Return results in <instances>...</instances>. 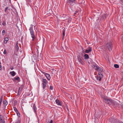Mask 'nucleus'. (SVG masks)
Returning <instances> with one entry per match:
<instances>
[{
    "label": "nucleus",
    "mask_w": 123,
    "mask_h": 123,
    "mask_svg": "<svg viewBox=\"0 0 123 123\" xmlns=\"http://www.w3.org/2000/svg\"><path fill=\"white\" fill-rule=\"evenodd\" d=\"M43 80L42 81V83H47V81L45 79H44L43 78Z\"/></svg>",
    "instance_id": "nucleus-21"
},
{
    "label": "nucleus",
    "mask_w": 123,
    "mask_h": 123,
    "mask_svg": "<svg viewBox=\"0 0 123 123\" xmlns=\"http://www.w3.org/2000/svg\"><path fill=\"white\" fill-rule=\"evenodd\" d=\"M56 72V71L55 70H54V69L52 71V73H53V72L54 73Z\"/></svg>",
    "instance_id": "nucleus-37"
},
{
    "label": "nucleus",
    "mask_w": 123,
    "mask_h": 123,
    "mask_svg": "<svg viewBox=\"0 0 123 123\" xmlns=\"http://www.w3.org/2000/svg\"><path fill=\"white\" fill-rule=\"evenodd\" d=\"M77 12H77V11H76L75 12H74V15H75V14H76L77 13Z\"/></svg>",
    "instance_id": "nucleus-40"
},
{
    "label": "nucleus",
    "mask_w": 123,
    "mask_h": 123,
    "mask_svg": "<svg viewBox=\"0 0 123 123\" xmlns=\"http://www.w3.org/2000/svg\"><path fill=\"white\" fill-rule=\"evenodd\" d=\"M75 0H67V2L71 5H73L75 4Z\"/></svg>",
    "instance_id": "nucleus-7"
},
{
    "label": "nucleus",
    "mask_w": 123,
    "mask_h": 123,
    "mask_svg": "<svg viewBox=\"0 0 123 123\" xmlns=\"http://www.w3.org/2000/svg\"><path fill=\"white\" fill-rule=\"evenodd\" d=\"M3 118L2 117V116L0 115V121L1 120V119H3Z\"/></svg>",
    "instance_id": "nucleus-35"
},
{
    "label": "nucleus",
    "mask_w": 123,
    "mask_h": 123,
    "mask_svg": "<svg viewBox=\"0 0 123 123\" xmlns=\"http://www.w3.org/2000/svg\"><path fill=\"white\" fill-rule=\"evenodd\" d=\"M113 100L111 98L105 97L104 98V101L108 104L110 105L111 104H112Z\"/></svg>",
    "instance_id": "nucleus-2"
},
{
    "label": "nucleus",
    "mask_w": 123,
    "mask_h": 123,
    "mask_svg": "<svg viewBox=\"0 0 123 123\" xmlns=\"http://www.w3.org/2000/svg\"><path fill=\"white\" fill-rule=\"evenodd\" d=\"M19 47H20V46H19Z\"/></svg>",
    "instance_id": "nucleus-49"
},
{
    "label": "nucleus",
    "mask_w": 123,
    "mask_h": 123,
    "mask_svg": "<svg viewBox=\"0 0 123 123\" xmlns=\"http://www.w3.org/2000/svg\"><path fill=\"white\" fill-rule=\"evenodd\" d=\"M114 67L116 68H119V65L117 64H115L114 65Z\"/></svg>",
    "instance_id": "nucleus-28"
},
{
    "label": "nucleus",
    "mask_w": 123,
    "mask_h": 123,
    "mask_svg": "<svg viewBox=\"0 0 123 123\" xmlns=\"http://www.w3.org/2000/svg\"><path fill=\"white\" fill-rule=\"evenodd\" d=\"M98 69L96 70L97 71H98L100 72H102L103 71V69L99 67L98 66Z\"/></svg>",
    "instance_id": "nucleus-19"
},
{
    "label": "nucleus",
    "mask_w": 123,
    "mask_h": 123,
    "mask_svg": "<svg viewBox=\"0 0 123 123\" xmlns=\"http://www.w3.org/2000/svg\"><path fill=\"white\" fill-rule=\"evenodd\" d=\"M8 7H6L5 9V12L6 13H7V10H8ZM8 10H9V9H8Z\"/></svg>",
    "instance_id": "nucleus-29"
},
{
    "label": "nucleus",
    "mask_w": 123,
    "mask_h": 123,
    "mask_svg": "<svg viewBox=\"0 0 123 123\" xmlns=\"http://www.w3.org/2000/svg\"><path fill=\"white\" fill-rule=\"evenodd\" d=\"M47 83H42V85L43 86V88L44 89L46 86V85Z\"/></svg>",
    "instance_id": "nucleus-24"
},
{
    "label": "nucleus",
    "mask_w": 123,
    "mask_h": 123,
    "mask_svg": "<svg viewBox=\"0 0 123 123\" xmlns=\"http://www.w3.org/2000/svg\"><path fill=\"white\" fill-rule=\"evenodd\" d=\"M46 77L48 79V80H50V76L49 74H47L46 75H45Z\"/></svg>",
    "instance_id": "nucleus-18"
},
{
    "label": "nucleus",
    "mask_w": 123,
    "mask_h": 123,
    "mask_svg": "<svg viewBox=\"0 0 123 123\" xmlns=\"http://www.w3.org/2000/svg\"><path fill=\"white\" fill-rule=\"evenodd\" d=\"M4 5V6H6V5Z\"/></svg>",
    "instance_id": "nucleus-46"
},
{
    "label": "nucleus",
    "mask_w": 123,
    "mask_h": 123,
    "mask_svg": "<svg viewBox=\"0 0 123 123\" xmlns=\"http://www.w3.org/2000/svg\"><path fill=\"white\" fill-rule=\"evenodd\" d=\"M8 38L7 37H5L4 39V43H6L8 41Z\"/></svg>",
    "instance_id": "nucleus-23"
},
{
    "label": "nucleus",
    "mask_w": 123,
    "mask_h": 123,
    "mask_svg": "<svg viewBox=\"0 0 123 123\" xmlns=\"http://www.w3.org/2000/svg\"><path fill=\"white\" fill-rule=\"evenodd\" d=\"M10 68L12 70L13 69V68L12 67V66Z\"/></svg>",
    "instance_id": "nucleus-39"
},
{
    "label": "nucleus",
    "mask_w": 123,
    "mask_h": 123,
    "mask_svg": "<svg viewBox=\"0 0 123 123\" xmlns=\"http://www.w3.org/2000/svg\"><path fill=\"white\" fill-rule=\"evenodd\" d=\"M65 29H63V38H64V37L65 35Z\"/></svg>",
    "instance_id": "nucleus-26"
},
{
    "label": "nucleus",
    "mask_w": 123,
    "mask_h": 123,
    "mask_svg": "<svg viewBox=\"0 0 123 123\" xmlns=\"http://www.w3.org/2000/svg\"><path fill=\"white\" fill-rule=\"evenodd\" d=\"M119 123H123L122 122H119Z\"/></svg>",
    "instance_id": "nucleus-42"
},
{
    "label": "nucleus",
    "mask_w": 123,
    "mask_h": 123,
    "mask_svg": "<svg viewBox=\"0 0 123 123\" xmlns=\"http://www.w3.org/2000/svg\"><path fill=\"white\" fill-rule=\"evenodd\" d=\"M16 55H17V54H16Z\"/></svg>",
    "instance_id": "nucleus-47"
},
{
    "label": "nucleus",
    "mask_w": 123,
    "mask_h": 123,
    "mask_svg": "<svg viewBox=\"0 0 123 123\" xmlns=\"http://www.w3.org/2000/svg\"><path fill=\"white\" fill-rule=\"evenodd\" d=\"M3 103L4 105V109L6 108V106L7 105L8 103L7 101L6 100H4L3 101Z\"/></svg>",
    "instance_id": "nucleus-10"
},
{
    "label": "nucleus",
    "mask_w": 123,
    "mask_h": 123,
    "mask_svg": "<svg viewBox=\"0 0 123 123\" xmlns=\"http://www.w3.org/2000/svg\"><path fill=\"white\" fill-rule=\"evenodd\" d=\"M98 75L96 76V79L100 81L101 80V78L103 77V75L100 73H98Z\"/></svg>",
    "instance_id": "nucleus-5"
},
{
    "label": "nucleus",
    "mask_w": 123,
    "mask_h": 123,
    "mask_svg": "<svg viewBox=\"0 0 123 123\" xmlns=\"http://www.w3.org/2000/svg\"><path fill=\"white\" fill-rule=\"evenodd\" d=\"M35 26H34V30H35Z\"/></svg>",
    "instance_id": "nucleus-44"
},
{
    "label": "nucleus",
    "mask_w": 123,
    "mask_h": 123,
    "mask_svg": "<svg viewBox=\"0 0 123 123\" xmlns=\"http://www.w3.org/2000/svg\"><path fill=\"white\" fill-rule=\"evenodd\" d=\"M29 30L30 32L31 36L32 38V41H34L36 38V37L32 25L31 26Z\"/></svg>",
    "instance_id": "nucleus-1"
},
{
    "label": "nucleus",
    "mask_w": 123,
    "mask_h": 123,
    "mask_svg": "<svg viewBox=\"0 0 123 123\" xmlns=\"http://www.w3.org/2000/svg\"><path fill=\"white\" fill-rule=\"evenodd\" d=\"M109 121L111 123H119V121L118 119H115L111 118L109 119Z\"/></svg>",
    "instance_id": "nucleus-4"
},
{
    "label": "nucleus",
    "mask_w": 123,
    "mask_h": 123,
    "mask_svg": "<svg viewBox=\"0 0 123 123\" xmlns=\"http://www.w3.org/2000/svg\"><path fill=\"white\" fill-rule=\"evenodd\" d=\"M112 104L113 105L115 106H117L118 107H120L121 106V105H120L116 101H114L113 100Z\"/></svg>",
    "instance_id": "nucleus-8"
},
{
    "label": "nucleus",
    "mask_w": 123,
    "mask_h": 123,
    "mask_svg": "<svg viewBox=\"0 0 123 123\" xmlns=\"http://www.w3.org/2000/svg\"><path fill=\"white\" fill-rule=\"evenodd\" d=\"M24 87V85H21L19 87L18 90V92H20Z\"/></svg>",
    "instance_id": "nucleus-12"
},
{
    "label": "nucleus",
    "mask_w": 123,
    "mask_h": 123,
    "mask_svg": "<svg viewBox=\"0 0 123 123\" xmlns=\"http://www.w3.org/2000/svg\"><path fill=\"white\" fill-rule=\"evenodd\" d=\"M84 57L85 59H87L89 58V56L87 54H85L84 55Z\"/></svg>",
    "instance_id": "nucleus-20"
},
{
    "label": "nucleus",
    "mask_w": 123,
    "mask_h": 123,
    "mask_svg": "<svg viewBox=\"0 0 123 123\" xmlns=\"http://www.w3.org/2000/svg\"><path fill=\"white\" fill-rule=\"evenodd\" d=\"M10 74L13 76H14L15 75V73L14 71L11 72H10Z\"/></svg>",
    "instance_id": "nucleus-17"
},
{
    "label": "nucleus",
    "mask_w": 123,
    "mask_h": 123,
    "mask_svg": "<svg viewBox=\"0 0 123 123\" xmlns=\"http://www.w3.org/2000/svg\"><path fill=\"white\" fill-rule=\"evenodd\" d=\"M5 109H4V108H3V110H4V112H5Z\"/></svg>",
    "instance_id": "nucleus-41"
},
{
    "label": "nucleus",
    "mask_w": 123,
    "mask_h": 123,
    "mask_svg": "<svg viewBox=\"0 0 123 123\" xmlns=\"http://www.w3.org/2000/svg\"><path fill=\"white\" fill-rule=\"evenodd\" d=\"M78 60L80 63H81L82 65L84 64V63L83 62L81 57L79 55L77 56Z\"/></svg>",
    "instance_id": "nucleus-6"
},
{
    "label": "nucleus",
    "mask_w": 123,
    "mask_h": 123,
    "mask_svg": "<svg viewBox=\"0 0 123 123\" xmlns=\"http://www.w3.org/2000/svg\"><path fill=\"white\" fill-rule=\"evenodd\" d=\"M13 108L14 111L16 113L18 116V117H20V114L17 108L15 107H14Z\"/></svg>",
    "instance_id": "nucleus-11"
},
{
    "label": "nucleus",
    "mask_w": 123,
    "mask_h": 123,
    "mask_svg": "<svg viewBox=\"0 0 123 123\" xmlns=\"http://www.w3.org/2000/svg\"><path fill=\"white\" fill-rule=\"evenodd\" d=\"M106 48L108 49L109 51H111L112 49V44L111 42H109L107 43L105 45Z\"/></svg>",
    "instance_id": "nucleus-3"
},
{
    "label": "nucleus",
    "mask_w": 123,
    "mask_h": 123,
    "mask_svg": "<svg viewBox=\"0 0 123 123\" xmlns=\"http://www.w3.org/2000/svg\"><path fill=\"white\" fill-rule=\"evenodd\" d=\"M1 67V65H0V68Z\"/></svg>",
    "instance_id": "nucleus-43"
},
{
    "label": "nucleus",
    "mask_w": 123,
    "mask_h": 123,
    "mask_svg": "<svg viewBox=\"0 0 123 123\" xmlns=\"http://www.w3.org/2000/svg\"><path fill=\"white\" fill-rule=\"evenodd\" d=\"M0 63H1V62H0Z\"/></svg>",
    "instance_id": "nucleus-50"
},
{
    "label": "nucleus",
    "mask_w": 123,
    "mask_h": 123,
    "mask_svg": "<svg viewBox=\"0 0 123 123\" xmlns=\"http://www.w3.org/2000/svg\"><path fill=\"white\" fill-rule=\"evenodd\" d=\"M3 7H4V6H3Z\"/></svg>",
    "instance_id": "nucleus-48"
},
{
    "label": "nucleus",
    "mask_w": 123,
    "mask_h": 123,
    "mask_svg": "<svg viewBox=\"0 0 123 123\" xmlns=\"http://www.w3.org/2000/svg\"><path fill=\"white\" fill-rule=\"evenodd\" d=\"M33 110L36 113H37V108L36 107L35 105V104H33Z\"/></svg>",
    "instance_id": "nucleus-13"
},
{
    "label": "nucleus",
    "mask_w": 123,
    "mask_h": 123,
    "mask_svg": "<svg viewBox=\"0 0 123 123\" xmlns=\"http://www.w3.org/2000/svg\"><path fill=\"white\" fill-rule=\"evenodd\" d=\"M3 53L4 54H6V51L5 49L4 50L3 52Z\"/></svg>",
    "instance_id": "nucleus-34"
},
{
    "label": "nucleus",
    "mask_w": 123,
    "mask_h": 123,
    "mask_svg": "<svg viewBox=\"0 0 123 123\" xmlns=\"http://www.w3.org/2000/svg\"><path fill=\"white\" fill-rule=\"evenodd\" d=\"M53 122V120H51L49 123H52Z\"/></svg>",
    "instance_id": "nucleus-38"
},
{
    "label": "nucleus",
    "mask_w": 123,
    "mask_h": 123,
    "mask_svg": "<svg viewBox=\"0 0 123 123\" xmlns=\"http://www.w3.org/2000/svg\"><path fill=\"white\" fill-rule=\"evenodd\" d=\"M98 66H96L95 65H93L92 66V67L94 69H95L96 70H97V69H98Z\"/></svg>",
    "instance_id": "nucleus-22"
},
{
    "label": "nucleus",
    "mask_w": 123,
    "mask_h": 123,
    "mask_svg": "<svg viewBox=\"0 0 123 123\" xmlns=\"http://www.w3.org/2000/svg\"><path fill=\"white\" fill-rule=\"evenodd\" d=\"M0 123H5L4 119L3 118L0 121Z\"/></svg>",
    "instance_id": "nucleus-25"
},
{
    "label": "nucleus",
    "mask_w": 123,
    "mask_h": 123,
    "mask_svg": "<svg viewBox=\"0 0 123 123\" xmlns=\"http://www.w3.org/2000/svg\"><path fill=\"white\" fill-rule=\"evenodd\" d=\"M53 89V87L52 86H50L49 89L50 90H52Z\"/></svg>",
    "instance_id": "nucleus-31"
},
{
    "label": "nucleus",
    "mask_w": 123,
    "mask_h": 123,
    "mask_svg": "<svg viewBox=\"0 0 123 123\" xmlns=\"http://www.w3.org/2000/svg\"><path fill=\"white\" fill-rule=\"evenodd\" d=\"M55 102L56 104L57 105H61V102L58 99H57L56 100Z\"/></svg>",
    "instance_id": "nucleus-14"
},
{
    "label": "nucleus",
    "mask_w": 123,
    "mask_h": 123,
    "mask_svg": "<svg viewBox=\"0 0 123 123\" xmlns=\"http://www.w3.org/2000/svg\"><path fill=\"white\" fill-rule=\"evenodd\" d=\"M107 16V15L106 14H105V15H104L103 17L104 18H106V17Z\"/></svg>",
    "instance_id": "nucleus-36"
},
{
    "label": "nucleus",
    "mask_w": 123,
    "mask_h": 123,
    "mask_svg": "<svg viewBox=\"0 0 123 123\" xmlns=\"http://www.w3.org/2000/svg\"><path fill=\"white\" fill-rule=\"evenodd\" d=\"M13 80L14 81L18 80V81H19L20 78L18 76L17 77H14L13 79Z\"/></svg>",
    "instance_id": "nucleus-16"
},
{
    "label": "nucleus",
    "mask_w": 123,
    "mask_h": 123,
    "mask_svg": "<svg viewBox=\"0 0 123 123\" xmlns=\"http://www.w3.org/2000/svg\"><path fill=\"white\" fill-rule=\"evenodd\" d=\"M3 99V96H1L0 99V104H1L2 99Z\"/></svg>",
    "instance_id": "nucleus-27"
},
{
    "label": "nucleus",
    "mask_w": 123,
    "mask_h": 123,
    "mask_svg": "<svg viewBox=\"0 0 123 123\" xmlns=\"http://www.w3.org/2000/svg\"><path fill=\"white\" fill-rule=\"evenodd\" d=\"M92 50V48L91 47H89L88 49H86L85 51L86 53H88L89 52L91 51Z\"/></svg>",
    "instance_id": "nucleus-15"
},
{
    "label": "nucleus",
    "mask_w": 123,
    "mask_h": 123,
    "mask_svg": "<svg viewBox=\"0 0 123 123\" xmlns=\"http://www.w3.org/2000/svg\"><path fill=\"white\" fill-rule=\"evenodd\" d=\"M41 72L43 74H44V75H46V74H47V73H45L43 71H41Z\"/></svg>",
    "instance_id": "nucleus-33"
},
{
    "label": "nucleus",
    "mask_w": 123,
    "mask_h": 123,
    "mask_svg": "<svg viewBox=\"0 0 123 123\" xmlns=\"http://www.w3.org/2000/svg\"><path fill=\"white\" fill-rule=\"evenodd\" d=\"M2 25H6V23L5 21H4L2 23Z\"/></svg>",
    "instance_id": "nucleus-32"
},
{
    "label": "nucleus",
    "mask_w": 123,
    "mask_h": 123,
    "mask_svg": "<svg viewBox=\"0 0 123 123\" xmlns=\"http://www.w3.org/2000/svg\"><path fill=\"white\" fill-rule=\"evenodd\" d=\"M18 41L16 42V45L15 48V51L16 52H18L19 49V47L18 46Z\"/></svg>",
    "instance_id": "nucleus-9"
},
{
    "label": "nucleus",
    "mask_w": 123,
    "mask_h": 123,
    "mask_svg": "<svg viewBox=\"0 0 123 123\" xmlns=\"http://www.w3.org/2000/svg\"><path fill=\"white\" fill-rule=\"evenodd\" d=\"M62 39H63H63H64V38H63V37Z\"/></svg>",
    "instance_id": "nucleus-45"
},
{
    "label": "nucleus",
    "mask_w": 123,
    "mask_h": 123,
    "mask_svg": "<svg viewBox=\"0 0 123 123\" xmlns=\"http://www.w3.org/2000/svg\"><path fill=\"white\" fill-rule=\"evenodd\" d=\"M5 33V30H3L2 31V35H4Z\"/></svg>",
    "instance_id": "nucleus-30"
}]
</instances>
